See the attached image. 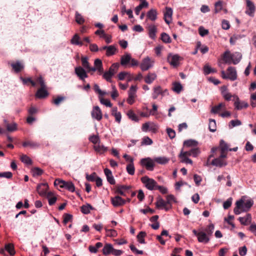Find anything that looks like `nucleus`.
<instances>
[{
  "label": "nucleus",
  "instance_id": "nucleus-22",
  "mask_svg": "<svg viewBox=\"0 0 256 256\" xmlns=\"http://www.w3.org/2000/svg\"><path fill=\"white\" fill-rule=\"evenodd\" d=\"M238 220L243 225H248V224L251 222L252 216L251 214H248L244 217H240Z\"/></svg>",
  "mask_w": 256,
  "mask_h": 256
},
{
  "label": "nucleus",
  "instance_id": "nucleus-38",
  "mask_svg": "<svg viewBox=\"0 0 256 256\" xmlns=\"http://www.w3.org/2000/svg\"><path fill=\"white\" fill-rule=\"evenodd\" d=\"M117 51L116 48L113 45L108 46V48L106 52V55L108 56H112L115 54Z\"/></svg>",
  "mask_w": 256,
  "mask_h": 256
},
{
  "label": "nucleus",
  "instance_id": "nucleus-48",
  "mask_svg": "<svg viewBox=\"0 0 256 256\" xmlns=\"http://www.w3.org/2000/svg\"><path fill=\"white\" fill-rule=\"evenodd\" d=\"M182 84L178 82H174L173 84V88L172 90L174 91L177 93H180L182 90Z\"/></svg>",
  "mask_w": 256,
  "mask_h": 256
},
{
  "label": "nucleus",
  "instance_id": "nucleus-6",
  "mask_svg": "<svg viewBox=\"0 0 256 256\" xmlns=\"http://www.w3.org/2000/svg\"><path fill=\"white\" fill-rule=\"evenodd\" d=\"M154 92L152 94V98L156 99L158 96L160 94L162 96H164L166 94H168V92L166 89L162 90L161 86H158L154 88Z\"/></svg>",
  "mask_w": 256,
  "mask_h": 256
},
{
  "label": "nucleus",
  "instance_id": "nucleus-27",
  "mask_svg": "<svg viewBox=\"0 0 256 256\" xmlns=\"http://www.w3.org/2000/svg\"><path fill=\"white\" fill-rule=\"evenodd\" d=\"M46 198L48 199V204L52 206L56 201L57 198L55 196L52 192H48L46 194Z\"/></svg>",
  "mask_w": 256,
  "mask_h": 256
},
{
  "label": "nucleus",
  "instance_id": "nucleus-40",
  "mask_svg": "<svg viewBox=\"0 0 256 256\" xmlns=\"http://www.w3.org/2000/svg\"><path fill=\"white\" fill-rule=\"evenodd\" d=\"M127 116L130 119L134 122H137L139 120L138 116L132 110H128L127 113Z\"/></svg>",
  "mask_w": 256,
  "mask_h": 256
},
{
  "label": "nucleus",
  "instance_id": "nucleus-30",
  "mask_svg": "<svg viewBox=\"0 0 256 256\" xmlns=\"http://www.w3.org/2000/svg\"><path fill=\"white\" fill-rule=\"evenodd\" d=\"M114 248L111 244H106L102 249L103 254L104 255H108L112 253Z\"/></svg>",
  "mask_w": 256,
  "mask_h": 256
},
{
  "label": "nucleus",
  "instance_id": "nucleus-12",
  "mask_svg": "<svg viewBox=\"0 0 256 256\" xmlns=\"http://www.w3.org/2000/svg\"><path fill=\"white\" fill-rule=\"evenodd\" d=\"M46 87H42L39 88L36 94V97L38 98H44L47 97L48 95V92L46 90Z\"/></svg>",
  "mask_w": 256,
  "mask_h": 256
},
{
  "label": "nucleus",
  "instance_id": "nucleus-53",
  "mask_svg": "<svg viewBox=\"0 0 256 256\" xmlns=\"http://www.w3.org/2000/svg\"><path fill=\"white\" fill-rule=\"evenodd\" d=\"M169 160L165 157H158L154 159V161L160 164H166L168 162Z\"/></svg>",
  "mask_w": 256,
  "mask_h": 256
},
{
  "label": "nucleus",
  "instance_id": "nucleus-43",
  "mask_svg": "<svg viewBox=\"0 0 256 256\" xmlns=\"http://www.w3.org/2000/svg\"><path fill=\"white\" fill-rule=\"evenodd\" d=\"M198 142L193 140H189L184 142V145L185 146L190 147L195 146L198 145Z\"/></svg>",
  "mask_w": 256,
  "mask_h": 256
},
{
  "label": "nucleus",
  "instance_id": "nucleus-46",
  "mask_svg": "<svg viewBox=\"0 0 256 256\" xmlns=\"http://www.w3.org/2000/svg\"><path fill=\"white\" fill-rule=\"evenodd\" d=\"M81 61L83 68L86 70L90 68V64L88 62V58L86 56H82L81 58Z\"/></svg>",
  "mask_w": 256,
  "mask_h": 256
},
{
  "label": "nucleus",
  "instance_id": "nucleus-58",
  "mask_svg": "<svg viewBox=\"0 0 256 256\" xmlns=\"http://www.w3.org/2000/svg\"><path fill=\"white\" fill-rule=\"evenodd\" d=\"M214 230V225L213 224H210L206 229V234L208 236L212 235Z\"/></svg>",
  "mask_w": 256,
  "mask_h": 256
},
{
  "label": "nucleus",
  "instance_id": "nucleus-5",
  "mask_svg": "<svg viewBox=\"0 0 256 256\" xmlns=\"http://www.w3.org/2000/svg\"><path fill=\"white\" fill-rule=\"evenodd\" d=\"M140 164L146 166L147 170L152 171L154 170V164L149 158H142L140 160Z\"/></svg>",
  "mask_w": 256,
  "mask_h": 256
},
{
  "label": "nucleus",
  "instance_id": "nucleus-55",
  "mask_svg": "<svg viewBox=\"0 0 256 256\" xmlns=\"http://www.w3.org/2000/svg\"><path fill=\"white\" fill-rule=\"evenodd\" d=\"M220 150L223 152H226L228 150V144L223 140H220Z\"/></svg>",
  "mask_w": 256,
  "mask_h": 256
},
{
  "label": "nucleus",
  "instance_id": "nucleus-37",
  "mask_svg": "<svg viewBox=\"0 0 256 256\" xmlns=\"http://www.w3.org/2000/svg\"><path fill=\"white\" fill-rule=\"evenodd\" d=\"M20 160L22 162L26 165H31L32 163V160L26 154H22L20 156Z\"/></svg>",
  "mask_w": 256,
  "mask_h": 256
},
{
  "label": "nucleus",
  "instance_id": "nucleus-18",
  "mask_svg": "<svg viewBox=\"0 0 256 256\" xmlns=\"http://www.w3.org/2000/svg\"><path fill=\"white\" fill-rule=\"evenodd\" d=\"M243 203L244 200H240L238 201H236V206L234 210V212L236 214H239L242 212Z\"/></svg>",
  "mask_w": 256,
  "mask_h": 256
},
{
  "label": "nucleus",
  "instance_id": "nucleus-20",
  "mask_svg": "<svg viewBox=\"0 0 256 256\" xmlns=\"http://www.w3.org/2000/svg\"><path fill=\"white\" fill-rule=\"evenodd\" d=\"M62 188H64L71 192H74L75 190V187L74 184L70 181H64L63 182Z\"/></svg>",
  "mask_w": 256,
  "mask_h": 256
},
{
  "label": "nucleus",
  "instance_id": "nucleus-59",
  "mask_svg": "<svg viewBox=\"0 0 256 256\" xmlns=\"http://www.w3.org/2000/svg\"><path fill=\"white\" fill-rule=\"evenodd\" d=\"M34 82H36V84L38 83V84H39L40 86V88L46 87V85L45 84L44 80L42 76H40L36 78V81H34Z\"/></svg>",
  "mask_w": 256,
  "mask_h": 256
},
{
  "label": "nucleus",
  "instance_id": "nucleus-19",
  "mask_svg": "<svg viewBox=\"0 0 256 256\" xmlns=\"http://www.w3.org/2000/svg\"><path fill=\"white\" fill-rule=\"evenodd\" d=\"M94 65L99 74H102L104 72L102 61L100 59L97 58L94 62Z\"/></svg>",
  "mask_w": 256,
  "mask_h": 256
},
{
  "label": "nucleus",
  "instance_id": "nucleus-2",
  "mask_svg": "<svg viewBox=\"0 0 256 256\" xmlns=\"http://www.w3.org/2000/svg\"><path fill=\"white\" fill-rule=\"evenodd\" d=\"M140 180L148 190H156L158 184L154 179L150 178L148 176H144L140 178Z\"/></svg>",
  "mask_w": 256,
  "mask_h": 256
},
{
  "label": "nucleus",
  "instance_id": "nucleus-24",
  "mask_svg": "<svg viewBox=\"0 0 256 256\" xmlns=\"http://www.w3.org/2000/svg\"><path fill=\"white\" fill-rule=\"evenodd\" d=\"M157 12L155 9H151L146 14L147 18L152 21H154L157 18Z\"/></svg>",
  "mask_w": 256,
  "mask_h": 256
},
{
  "label": "nucleus",
  "instance_id": "nucleus-64",
  "mask_svg": "<svg viewBox=\"0 0 256 256\" xmlns=\"http://www.w3.org/2000/svg\"><path fill=\"white\" fill-rule=\"evenodd\" d=\"M198 32L202 36H204L208 34V30L204 28L203 26H200L198 28Z\"/></svg>",
  "mask_w": 256,
  "mask_h": 256
},
{
  "label": "nucleus",
  "instance_id": "nucleus-63",
  "mask_svg": "<svg viewBox=\"0 0 256 256\" xmlns=\"http://www.w3.org/2000/svg\"><path fill=\"white\" fill-rule=\"evenodd\" d=\"M232 198H228L226 202H224L223 204V207L224 209L226 210L228 209L232 204Z\"/></svg>",
  "mask_w": 256,
  "mask_h": 256
},
{
  "label": "nucleus",
  "instance_id": "nucleus-35",
  "mask_svg": "<svg viewBox=\"0 0 256 256\" xmlns=\"http://www.w3.org/2000/svg\"><path fill=\"white\" fill-rule=\"evenodd\" d=\"M81 212L84 214H88L90 212V210H94V208L90 204H86L81 206Z\"/></svg>",
  "mask_w": 256,
  "mask_h": 256
},
{
  "label": "nucleus",
  "instance_id": "nucleus-57",
  "mask_svg": "<svg viewBox=\"0 0 256 256\" xmlns=\"http://www.w3.org/2000/svg\"><path fill=\"white\" fill-rule=\"evenodd\" d=\"M66 99L64 96H58L56 98L53 100L52 102L56 106H58L62 102Z\"/></svg>",
  "mask_w": 256,
  "mask_h": 256
},
{
  "label": "nucleus",
  "instance_id": "nucleus-31",
  "mask_svg": "<svg viewBox=\"0 0 256 256\" xmlns=\"http://www.w3.org/2000/svg\"><path fill=\"white\" fill-rule=\"evenodd\" d=\"M253 205V201L252 200H248L245 202H244L242 204V212H247Z\"/></svg>",
  "mask_w": 256,
  "mask_h": 256
},
{
  "label": "nucleus",
  "instance_id": "nucleus-23",
  "mask_svg": "<svg viewBox=\"0 0 256 256\" xmlns=\"http://www.w3.org/2000/svg\"><path fill=\"white\" fill-rule=\"evenodd\" d=\"M131 60V56L129 54H126L122 56L120 58V64L122 66H126L130 62Z\"/></svg>",
  "mask_w": 256,
  "mask_h": 256
},
{
  "label": "nucleus",
  "instance_id": "nucleus-3",
  "mask_svg": "<svg viewBox=\"0 0 256 256\" xmlns=\"http://www.w3.org/2000/svg\"><path fill=\"white\" fill-rule=\"evenodd\" d=\"M182 58L178 54H173L171 53L169 54L167 56V61L169 64L174 68H176L180 64V60Z\"/></svg>",
  "mask_w": 256,
  "mask_h": 256
},
{
  "label": "nucleus",
  "instance_id": "nucleus-16",
  "mask_svg": "<svg viewBox=\"0 0 256 256\" xmlns=\"http://www.w3.org/2000/svg\"><path fill=\"white\" fill-rule=\"evenodd\" d=\"M94 150L100 154H102L108 150V148L104 146L100 142L94 145Z\"/></svg>",
  "mask_w": 256,
  "mask_h": 256
},
{
  "label": "nucleus",
  "instance_id": "nucleus-41",
  "mask_svg": "<svg viewBox=\"0 0 256 256\" xmlns=\"http://www.w3.org/2000/svg\"><path fill=\"white\" fill-rule=\"evenodd\" d=\"M128 173L130 175H134V174L135 168L134 166V162L129 163L126 168Z\"/></svg>",
  "mask_w": 256,
  "mask_h": 256
},
{
  "label": "nucleus",
  "instance_id": "nucleus-8",
  "mask_svg": "<svg viewBox=\"0 0 256 256\" xmlns=\"http://www.w3.org/2000/svg\"><path fill=\"white\" fill-rule=\"evenodd\" d=\"M152 62L150 59L148 57L144 58L142 62L140 67L142 71L148 70L152 66Z\"/></svg>",
  "mask_w": 256,
  "mask_h": 256
},
{
  "label": "nucleus",
  "instance_id": "nucleus-11",
  "mask_svg": "<svg viewBox=\"0 0 256 256\" xmlns=\"http://www.w3.org/2000/svg\"><path fill=\"white\" fill-rule=\"evenodd\" d=\"M172 10L170 8L166 7L164 12V20L167 24H170L172 20Z\"/></svg>",
  "mask_w": 256,
  "mask_h": 256
},
{
  "label": "nucleus",
  "instance_id": "nucleus-4",
  "mask_svg": "<svg viewBox=\"0 0 256 256\" xmlns=\"http://www.w3.org/2000/svg\"><path fill=\"white\" fill-rule=\"evenodd\" d=\"M74 72L80 80L85 82V78L88 77L86 70H85L82 67L79 66L75 68Z\"/></svg>",
  "mask_w": 256,
  "mask_h": 256
},
{
  "label": "nucleus",
  "instance_id": "nucleus-10",
  "mask_svg": "<svg viewBox=\"0 0 256 256\" xmlns=\"http://www.w3.org/2000/svg\"><path fill=\"white\" fill-rule=\"evenodd\" d=\"M48 188V184L42 183L38 185L36 187V190L40 196H44L47 194L46 191Z\"/></svg>",
  "mask_w": 256,
  "mask_h": 256
},
{
  "label": "nucleus",
  "instance_id": "nucleus-51",
  "mask_svg": "<svg viewBox=\"0 0 256 256\" xmlns=\"http://www.w3.org/2000/svg\"><path fill=\"white\" fill-rule=\"evenodd\" d=\"M20 79L22 80L24 84H26L28 82H30L32 86H36V82L32 80L30 78H24L22 76H20Z\"/></svg>",
  "mask_w": 256,
  "mask_h": 256
},
{
  "label": "nucleus",
  "instance_id": "nucleus-26",
  "mask_svg": "<svg viewBox=\"0 0 256 256\" xmlns=\"http://www.w3.org/2000/svg\"><path fill=\"white\" fill-rule=\"evenodd\" d=\"M126 78H128V80L130 81L133 78V76L127 72H120L118 75V78L120 80H124Z\"/></svg>",
  "mask_w": 256,
  "mask_h": 256
},
{
  "label": "nucleus",
  "instance_id": "nucleus-36",
  "mask_svg": "<svg viewBox=\"0 0 256 256\" xmlns=\"http://www.w3.org/2000/svg\"><path fill=\"white\" fill-rule=\"evenodd\" d=\"M156 75L154 73H149L145 78V82L147 84H150L156 80Z\"/></svg>",
  "mask_w": 256,
  "mask_h": 256
},
{
  "label": "nucleus",
  "instance_id": "nucleus-50",
  "mask_svg": "<svg viewBox=\"0 0 256 256\" xmlns=\"http://www.w3.org/2000/svg\"><path fill=\"white\" fill-rule=\"evenodd\" d=\"M222 8V1H218L216 2L214 4V13L219 12Z\"/></svg>",
  "mask_w": 256,
  "mask_h": 256
},
{
  "label": "nucleus",
  "instance_id": "nucleus-7",
  "mask_svg": "<svg viewBox=\"0 0 256 256\" xmlns=\"http://www.w3.org/2000/svg\"><path fill=\"white\" fill-rule=\"evenodd\" d=\"M111 202L114 206L118 207L124 205L126 201L120 196H116L114 198H111Z\"/></svg>",
  "mask_w": 256,
  "mask_h": 256
},
{
  "label": "nucleus",
  "instance_id": "nucleus-9",
  "mask_svg": "<svg viewBox=\"0 0 256 256\" xmlns=\"http://www.w3.org/2000/svg\"><path fill=\"white\" fill-rule=\"evenodd\" d=\"M92 116L100 121L102 118V112L98 106H95L93 108L91 112Z\"/></svg>",
  "mask_w": 256,
  "mask_h": 256
},
{
  "label": "nucleus",
  "instance_id": "nucleus-28",
  "mask_svg": "<svg viewBox=\"0 0 256 256\" xmlns=\"http://www.w3.org/2000/svg\"><path fill=\"white\" fill-rule=\"evenodd\" d=\"M148 34L150 37L154 39L156 38V32L157 28L154 25H150L148 27Z\"/></svg>",
  "mask_w": 256,
  "mask_h": 256
},
{
  "label": "nucleus",
  "instance_id": "nucleus-49",
  "mask_svg": "<svg viewBox=\"0 0 256 256\" xmlns=\"http://www.w3.org/2000/svg\"><path fill=\"white\" fill-rule=\"evenodd\" d=\"M146 234L144 232H140L137 236L138 241L140 244H144L145 240L144 238L146 236Z\"/></svg>",
  "mask_w": 256,
  "mask_h": 256
},
{
  "label": "nucleus",
  "instance_id": "nucleus-52",
  "mask_svg": "<svg viewBox=\"0 0 256 256\" xmlns=\"http://www.w3.org/2000/svg\"><path fill=\"white\" fill-rule=\"evenodd\" d=\"M89 140L95 145L100 142L99 136L96 135L91 136L89 138Z\"/></svg>",
  "mask_w": 256,
  "mask_h": 256
},
{
  "label": "nucleus",
  "instance_id": "nucleus-54",
  "mask_svg": "<svg viewBox=\"0 0 256 256\" xmlns=\"http://www.w3.org/2000/svg\"><path fill=\"white\" fill-rule=\"evenodd\" d=\"M161 39L165 43H170L171 42L170 36L165 32H162L161 34Z\"/></svg>",
  "mask_w": 256,
  "mask_h": 256
},
{
  "label": "nucleus",
  "instance_id": "nucleus-60",
  "mask_svg": "<svg viewBox=\"0 0 256 256\" xmlns=\"http://www.w3.org/2000/svg\"><path fill=\"white\" fill-rule=\"evenodd\" d=\"M222 95L223 97L226 100H228V101L231 100V98L232 97H233L234 99H236V96H232L230 92H222Z\"/></svg>",
  "mask_w": 256,
  "mask_h": 256
},
{
  "label": "nucleus",
  "instance_id": "nucleus-56",
  "mask_svg": "<svg viewBox=\"0 0 256 256\" xmlns=\"http://www.w3.org/2000/svg\"><path fill=\"white\" fill-rule=\"evenodd\" d=\"M242 122L240 120H232L229 123V128H232L236 126H240Z\"/></svg>",
  "mask_w": 256,
  "mask_h": 256
},
{
  "label": "nucleus",
  "instance_id": "nucleus-15",
  "mask_svg": "<svg viewBox=\"0 0 256 256\" xmlns=\"http://www.w3.org/2000/svg\"><path fill=\"white\" fill-rule=\"evenodd\" d=\"M246 2L247 7L246 13L248 15L251 16L255 11V6L253 2L250 0H246Z\"/></svg>",
  "mask_w": 256,
  "mask_h": 256
},
{
  "label": "nucleus",
  "instance_id": "nucleus-32",
  "mask_svg": "<svg viewBox=\"0 0 256 256\" xmlns=\"http://www.w3.org/2000/svg\"><path fill=\"white\" fill-rule=\"evenodd\" d=\"M80 38L78 34H75L71 40V43L74 44L82 46L84 44L82 41H80Z\"/></svg>",
  "mask_w": 256,
  "mask_h": 256
},
{
  "label": "nucleus",
  "instance_id": "nucleus-62",
  "mask_svg": "<svg viewBox=\"0 0 256 256\" xmlns=\"http://www.w3.org/2000/svg\"><path fill=\"white\" fill-rule=\"evenodd\" d=\"M152 144V140L148 136H144L142 140V144L150 145Z\"/></svg>",
  "mask_w": 256,
  "mask_h": 256
},
{
  "label": "nucleus",
  "instance_id": "nucleus-47",
  "mask_svg": "<svg viewBox=\"0 0 256 256\" xmlns=\"http://www.w3.org/2000/svg\"><path fill=\"white\" fill-rule=\"evenodd\" d=\"M224 104L220 103L218 106H214L211 110V112L214 114H216L222 109V108H224Z\"/></svg>",
  "mask_w": 256,
  "mask_h": 256
},
{
  "label": "nucleus",
  "instance_id": "nucleus-29",
  "mask_svg": "<svg viewBox=\"0 0 256 256\" xmlns=\"http://www.w3.org/2000/svg\"><path fill=\"white\" fill-rule=\"evenodd\" d=\"M166 202L162 198H159L156 202V206L157 208H164L166 210H168V208L166 207Z\"/></svg>",
  "mask_w": 256,
  "mask_h": 256
},
{
  "label": "nucleus",
  "instance_id": "nucleus-45",
  "mask_svg": "<svg viewBox=\"0 0 256 256\" xmlns=\"http://www.w3.org/2000/svg\"><path fill=\"white\" fill-rule=\"evenodd\" d=\"M32 172L34 176H40L43 173V170L39 168L35 167L32 169Z\"/></svg>",
  "mask_w": 256,
  "mask_h": 256
},
{
  "label": "nucleus",
  "instance_id": "nucleus-33",
  "mask_svg": "<svg viewBox=\"0 0 256 256\" xmlns=\"http://www.w3.org/2000/svg\"><path fill=\"white\" fill-rule=\"evenodd\" d=\"M22 146L24 147L30 146L32 148H36L40 146V144L33 141H26L22 143Z\"/></svg>",
  "mask_w": 256,
  "mask_h": 256
},
{
  "label": "nucleus",
  "instance_id": "nucleus-17",
  "mask_svg": "<svg viewBox=\"0 0 256 256\" xmlns=\"http://www.w3.org/2000/svg\"><path fill=\"white\" fill-rule=\"evenodd\" d=\"M5 251L8 252L11 256L14 255L15 254L14 246L11 244H6L4 249L1 250V252L4 254Z\"/></svg>",
  "mask_w": 256,
  "mask_h": 256
},
{
  "label": "nucleus",
  "instance_id": "nucleus-34",
  "mask_svg": "<svg viewBox=\"0 0 256 256\" xmlns=\"http://www.w3.org/2000/svg\"><path fill=\"white\" fill-rule=\"evenodd\" d=\"M222 59L224 61L225 63L230 64L232 60V57L230 55L229 51H226L224 53Z\"/></svg>",
  "mask_w": 256,
  "mask_h": 256
},
{
  "label": "nucleus",
  "instance_id": "nucleus-44",
  "mask_svg": "<svg viewBox=\"0 0 256 256\" xmlns=\"http://www.w3.org/2000/svg\"><path fill=\"white\" fill-rule=\"evenodd\" d=\"M119 66L120 64L118 63H114L110 66L108 71L110 72L114 76L118 72Z\"/></svg>",
  "mask_w": 256,
  "mask_h": 256
},
{
  "label": "nucleus",
  "instance_id": "nucleus-42",
  "mask_svg": "<svg viewBox=\"0 0 256 256\" xmlns=\"http://www.w3.org/2000/svg\"><path fill=\"white\" fill-rule=\"evenodd\" d=\"M75 18L76 22L80 24H84L85 22L82 16L78 12H76Z\"/></svg>",
  "mask_w": 256,
  "mask_h": 256
},
{
  "label": "nucleus",
  "instance_id": "nucleus-25",
  "mask_svg": "<svg viewBox=\"0 0 256 256\" xmlns=\"http://www.w3.org/2000/svg\"><path fill=\"white\" fill-rule=\"evenodd\" d=\"M210 164L219 167H222L226 164V163L224 162V160H221L220 158H219L214 159Z\"/></svg>",
  "mask_w": 256,
  "mask_h": 256
},
{
  "label": "nucleus",
  "instance_id": "nucleus-14",
  "mask_svg": "<svg viewBox=\"0 0 256 256\" xmlns=\"http://www.w3.org/2000/svg\"><path fill=\"white\" fill-rule=\"evenodd\" d=\"M104 172L105 175L106 176L108 182L110 184H114L116 183V181L112 174V171L108 168H105L104 170Z\"/></svg>",
  "mask_w": 256,
  "mask_h": 256
},
{
  "label": "nucleus",
  "instance_id": "nucleus-61",
  "mask_svg": "<svg viewBox=\"0 0 256 256\" xmlns=\"http://www.w3.org/2000/svg\"><path fill=\"white\" fill-rule=\"evenodd\" d=\"M113 74L112 73H110V72L108 71L104 73L103 78L106 79L108 82H111V78L113 76Z\"/></svg>",
  "mask_w": 256,
  "mask_h": 256
},
{
  "label": "nucleus",
  "instance_id": "nucleus-39",
  "mask_svg": "<svg viewBox=\"0 0 256 256\" xmlns=\"http://www.w3.org/2000/svg\"><path fill=\"white\" fill-rule=\"evenodd\" d=\"M209 130L212 132H214L216 130V122L214 119L209 120Z\"/></svg>",
  "mask_w": 256,
  "mask_h": 256
},
{
  "label": "nucleus",
  "instance_id": "nucleus-13",
  "mask_svg": "<svg viewBox=\"0 0 256 256\" xmlns=\"http://www.w3.org/2000/svg\"><path fill=\"white\" fill-rule=\"evenodd\" d=\"M234 105L235 106V108L238 110H241L243 108H246L248 106L247 102H240L238 96H236V100L234 102Z\"/></svg>",
  "mask_w": 256,
  "mask_h": 256
},
{
  "label": "nucleus",
  "instance_id": "nucleus-1",
  "mask_svg": "<svg viewBox=\"0 0 256 256\" xmlns=\"http://www.w3.org/2000/svg\"><path fill=\"white\" fill-rule=\"evenodd\" d=\"M221 76L224 79H230L234 81L237 78V74L236 68L230 66L227 69V74L224 70L221 72Z\"/></svg>",
  "mask_w": 256,
  "mask_h": 256
},
{
  "label": "nucleus",
  "instance_id": "nucleus-21",
  "mask_svg": "<svg viewBox=\"0 0 256 256\" xmlns=\"http://www.w3.org/2000/svg\"><path fill=\"white\" fill-rule=\"evenodd\" d=\"M198 240L200 242L204 243H208L210 240L208 236L204 232H200V234L198 237Z\"/></svg>",
  "mask_w": 256,
  "mask_h": 256
}]
</instances>
